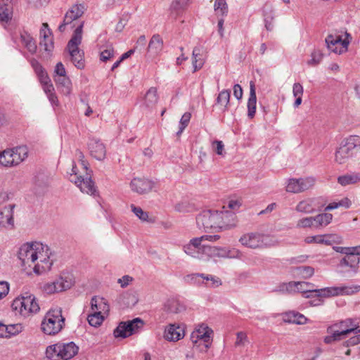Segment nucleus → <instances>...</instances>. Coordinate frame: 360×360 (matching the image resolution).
Instances as JSON below:
<instances>
[{"mask_svg":"<svg viewBox=\"0 0 360 360\" xmlns=\"http://www.w3.org/2000/svg\"><path fill=\"white\" fill-rule=\"evenodd\" d=\"M352 37L345 30H336L325 39L328 49L338 55L346 53Z\"/></svg>","mask_w":360,"mask_h":360,"instance_id":"9","label":"nucleus"},{"mask_svg":"<svg viewBox=\"0 0 360 360\" xmlns=\"http://www.w3.org/2000/svg\"><path fill=\"white\" fill-rule=\"evenodd\" d=\"M51 255L50 248L38 241L22 244L18 252L22 266L25 269L32 270L36 274H41L51 269Z\"/></svg>","mask_w":360,"mask_h":360,"instance_id":"1","label":"nucleus"},{"mask_svg":"<svg viewBox=\"0 0 360 360\" xmlns=\"http://www.w3.org/2000/svg\"><path fill=\"white\" fill-rule=\"evenodd\" d=\"M83 22H82L74 31V33L68 41L65 49L70 60L78 69H83L85 66L84 58V51L79 49V46L82 39Z\"/></svg>","mask_w":360,"mask_h":360,"instance_id":"5","label":"nucleus"},{"mask_svg":"<svg viewBox=\"0 0 360 360\" xmlns=\"http://www.w3.org/2000/svg\"><path fill=\"white\" fill-rule=\"evenodd\" d=\"M293 274L297 277L307 279L314 275V269L309 266H302L295 268L293 271Z\"/></svg>","mask_w":360,"mask_h":360,"instance_id":"42","label":"nucleus"},{"mask_svg":"<svg viewBox=\"0 0 360 360\" xmlns=\"http://www.w3.org/2000/svg\"><path fill=\"white\" fill-rule=\"evenodd\" d=\"M262 13L265 21V27L268 30L273 29L272 20L273 16V6L271 4L266 3L262 8Z\"/></svg>","mask_w":360,"mask_h":360,"instance_id":"39","label":"nucleus"},{"mask_svg":"<svg viewBox=\"0 0 360 360\" xmlns=\"http://www.w3.org/2000/svg\"><path fill=\"white\" fill-rule=\"evenodd\" d=\"M248 341V337L246 333L243 332H238L237 333V338L236 341V345H244L245 343Z\"/></svg>","mask_w":360,"mask_h":360,"instance_id":"62","label":"nucleus"},{"mask_svg":"<svg viewBox=\"0 0 360 360\" xmlns=\"http://www.w3.org/2000/svg\"><path fill=\"white\" fill-rule=\"evenodd\" d=\"M314 219L315 229L326 226L331 222L333 214L330 213L319 214L314 217Z\"/></svg>","mask_w":360,"mask_h":360,"instance_id":"43","label":"nucleus"},{"mask_svg":"<svg viewBox=\"0 0 360 360\" xmlns=\"http://www.w3.org/2000/svg\"><path fill=\"white\" fill-rule=\"evenodd\" d=\"M65 318L60 307L50 309L44 316L41 323V331L49 336L58 334L65 327Z\"/></svg>","mask_w":360,"mask_h":360,"instance_id":"4","label":"nucleus"},{"mask_svg":"<svg viewBox=\"0 0 360 360\" xmlns=\"http://www.w3.org/2000/svg\"><path fill=\"white\" fill-rule=\"evenodd\" d=\"M304 93L303 86L300 83H295L292 87L294 97L302 96Z\"/></svg>","mask_w":360,"mask_h":360,"instance_id":"61","label":"nucleus"},{"mask_svg":"<svg viewBox=\"0 0 360 360\" xmlns=\"http://www.w3.org/2000/svg\"><path fill=\"white\" fill-rule=\"evenodd\" d=\"M163 41L160 35L155 34L152 37L148 47V52L154 56L158 55L162 50Z\"/></svg>","mask_w":360,"mask_h":360,"instance_id":"34","label":"nucleus"},{"mask_svg":"<svg viewBox=\"0 0 360 360\" xmlns=\"http://www.w3.org/2000/svg\"><path fill=\"white\" fill-rule=\"evenodd\" d=\"M230 101V91L222 90L218 94L216 104L222 108L223 111L228 110Z\"/></svg>","mask_w":360,"mask_h":360,"instance_id":"41","label":"nucleus"},{"mask_svg":"<svg viewBox=\"0 0 360 360\" xmlns=\"http://www.w3.org/2000/svg\"><path fill=\"white\" fill-rule=\"evenodd\" d=\"M84 6L82 4L73 5L66 13L63 22L59 26V30L63 32L65 26L80 18L84 13Z\"/></svg>","mask_w":360,"mask_h":360,"instance_id":"17","label":"nucleus"},{"mask_svg":"<svg viewBox=\"0 0 360 360\" xmlns=\"http://www.w3.org/2000/svg\"><path fill=\"white\" fill-rule=\"evenodd\" d=\"M214 8L217 14L221 17L226 16L228 13V5L225 0H215Z\"/></svg>","mask_w":360,"mask_h":360,"instance_id":"49","label":"nucleus"},{"mask_svg":"<svg viewBox=\"0 0 360 360\" xmlns=\"http://www.w3.org/2000/svg\"><path fill=\"white\" fill-rule=\"evenodd\" d=\"M191 114L190 112H185L182 115V117L180 120L179 130L177 132V135H180L183 132V131L185 129V128L188 126V124L191 120Z\"/></svg>","mask_w":360,"mask_h":360,"instance_id":"56","label":"nucleus"},{"mask_svg":"<svg viewBox=\"0 0 360 360\" xmlns=\"http://www.w3.org/2000/svg\"><path fill=\"white\" fill-rule=\"evenodd\" d=\"M320 198H307L300 201L296 206V211L305 214H309L314 212L317 208H319Z\"/></svg>","mask_w":360,"mask_h":360,"instance_id":"21","label":"nucleus"},{"mask_svg":"<svg viewBox=\"0 0 360 360\" xmlns=\"http://www.w3.org/2000/svg\"><path fill=\"white\" fill-rule=\"evenodd\" d=\"M357 255H347L341 261V266H349L353 271L356 272L360 259Z\"/></svg>","mask_w":360,"mask_h":360,"instance_id":"38","label":"nucleus"},{"mask_svg":"<svg viewBox=\"0 0 360 360\" xmlns=\"http://www.w3.org/2000/svg\"><path fill=\"white\" fill-rule=\"evenodd\" d=\"M40 38L39 46L49 53H51L53 50L54 44L52 33L47 23L42 24Z\"/></svg>","mask_w":360,"mask_h":360,"instance_id":"18","label":"nucleus"},{"mask_svg":"<svg viewBox=\"0 0 360 360\" xmlns=\"http://www.w3.org/2000/svg\"><path fill=\"white\" fill-rule=\"evenodd\" d=\"M158 101V91L156 88H150L145 94L143 105L146 108H153Z\"/></svg>","mask_w":360,"mask_h":360,"instance_id":"37","label":"nucleus"},{"mask_svg":"<svg viewBox=\"0 0 360 360\" xmlns=\"http://www.w3.org/2000/svg\"><path fill=\"white\" fill-rule=\"evenodd\" d=\"M105 316L98 314V313H94L93 311H91V313L88 316V322L89 323L94 326V327H98L101 325L103 321H104Z\"/></svg>","mask_w":360,"mask_h":360,"instance_id":"53","label":"nucleus"},{"mask_svg":"<svg viewBox=\"0 0 360 360\" xmlns=\"http://www.w3.org/2000/svg\"><path fill=\"white\" fill-rule=\"evenodd\" d=\"M0 165L6 167H14L11 148L0 152Z\"/></svg>","mask_w":360,"mask_h":360,"instance_id":"46","label":"nucleus"},{"mask_svg":"<svg viewBox=\"0 0 360 360\" xmlns=\"http://www.w3.org/2000/svg\"><path fill=\"white\" fill-rule=\"evenodd\" d=\"M206 256L207 257H226L228 255V250L222 248H217L215 246H210L207 245Z\"/></svg>","mask_w":360,"mask_h":360,"instance_id":"45","label":"nucleus"},{"mask_svg":"<svg viewBox=\"0 0 360 360\" xmlns=\"http://www.w3.org/2000/svg\"><path fill=\"white\" fill-rule=\"evenodd\" d=\"M304 241L307 244L316 243L322 244L321 235L310 236L305 238Z\"/></svg>","mask_w":360,"mask_h":360,"instance_id":"60","label":"nucleus"},{"mask_svg":"<svg viewBox=\"0 0 360 360\" xmlns=\"http://www.w3.org/2000/svg\"><path fill=\"white\" fill-rule=\"evenodd\" d=\"M213 330L207 324L197 325L191 334V341L193 349L206 352L213 340Z\"/></svg>","mask_w":360,"mask_h":360,"instance_id":"6","label":"nucleus"},{"mask_svg":"<svg viewBox=\"0 0 360 360\" xmlns=\"http://www.w3.org/2000/svg\"><path fill=\"white\" fill-rule=\"evenodd\" d=\"M12 309L24 317L37 313L39 305L34 295L25 292L16 297L12 302Z\"/></svg>","mask_w":360,"mask_h":360,"instance_id":"12","label":"nucleus"},{"mask_svg":"<svg viewBox=\"0 0 360 360\" xmlns=\"http://www.w3.org/2000/svg\"><path fill=\"white\" fill-rule=\"evenodd\" d=\"M166 310L170 313H178L180 311V306L175 300H169L165 304Z\"/></svg>","mask_w":360,"mask_h":360,"instance_id":"58","label":"nucleus"},{"mask_svg":"<svg viewBox=\"0 0 360 360\" xmlns=\"http://www.w3.org/2000/svg\"><path fill=\"white\" fill-rule=\"evenodd\" d=\"M359 181H360V174L358 173H347L338 177V183L342 186L354 185Z\"/></svg>","mask_w":360,"mask_h":360,"instance_id":"35","label":"nucleus"},{"mask_svg":"<svg viewBox=\"0 0 360 360\" xmlns=\"http://www.w3.org/2000/svg\"><path fill=\"white\" fill-rule=\"evenodd\" d=\"M131 212L138 217L141 221H150L148 212L144 211L141 207L136 206L134 204L130 205Z\"/></svg>","mask_w":360,"mask_h":360,"instance_id":"47","label":"nucleus"},{"mask_svg":"<svg viewBox=\"0 0 360 360\" xmlns=\"http://www.w3.org/2000/svg\"><path fill=\"white\" fill-rule=\"evenodd\" d=\"M18 0H0V21L8 22L12 18L13 5Z\"/></svg>","mask_w":360,"mask_h":360,"instance_id":"24","label":"nucleus"},{"mask_svg":"<svg viewBox=\"0 0 360 360\" xmlns=\"http://www.w3.org/2000/svg\"><path fill=\"white\" fill-rule=\"evenodd\" d=\"M185 335L184 328L179 324H169L165 330L164 337L168 341L176 342Z\"/></svg>","mask_w":360,"mask_h":360,"instance_id":"22","label":"nucleus"},{"mask_svg":"<svg viewBox=\"0 0 360 360\" xmlns=\"http://www.w3.org/2000/svg\"><path fill=\"white\" fill-rule=\"evenodd\" d=\"M14 205H9L0 208V227L4 229H13Z\"/></svg>","mask_w":360,"mask_h":360,"instance_id":"20","label":"nucleus"},{"mask_svg":"<svg viewBox=\"0 0 360 360\" xmlns=\"http://www.w3.org/2000/svg\"><path fill=\"white\" fill-rule=\"evenodd\" d=\"M76 155L78 162L72 165L70 180L74 182L82 192L94 195L96 193V188L91 179V174L88 172V165L84 160V155L81 151H77Z\"/></svg>","mask_w":360,"mask_h":360,"instance_id":"3","label":"nucleus"},{"mask_svg":"<svg viewBox=\"0 0 360 360\" xmlns=\"http://www.w3.org/2000/svg\"><path fill=\"white\" fill-rule=\"evenodd\" d=\"M22 329L20 324L5 325L0 323V338H10L18 334Z\"/></svg>","mask_w":360,"mask_h":360,"instance_id":"33","label":"nucleus"},{"mask_svg":"<svg viewBox=\"0 0 360 360\" xmlns=\"http://www.w3.org/2000/svg\"><path fill=\"white\" fill-rule=\"evenodd\" d=\"M68 77L67 72L64 65L61 62H58L54 68L53 75V80L61 77Z\"/></svg>","mask_w":360,"mask_h":360,"instance_id":"55","label":"nucleus"},{"mask_svg":"<svg viewBox=\"0 0 360 360\" xmlns=\"http://www.w3.org/2000/svg\"><path fill=\"white\" fill-rule=\"evenodd\" d=\"M315 183L316 179L312 176L290 179L287 181L286 191L293 193H302L313 188Z\"/></svg>","mask_w":360,"mask_h":360,"instance_id":"16","label":"nucleus"},{"mask_svg":"<svg viewBox=\"0 0 360 360\" xmlns=\"http://www.w3.org/2000/svg\"><path fill=\"white\" fill-rule=\"evenodd\" d=\"M239 242L243 246L251 249H264L278 244V240L274 236L259 232L245 233L240 238Z\"/></svg>","mask_w":360,"mask_h":360,"instance_id":"8","label":"nucleus"},{"mask_svg":"<svg viewBox=\"0 0 360 360\" xmlns=\"http://www.w3.org/2000/svg\"><path fill=\"white\" fill-rule=\"evenodd\" d=\"M323 240L322 244L331 245L333 244H340L342 243V238L338 234H324L321 235Z\"/></svg>","mask_w":360,"mask_h":360,"instance_id":"48","label":"nucleus"},{"mask_svg":"<svg viewBox=\"0 0 360 360\" xmlns=\"http://www.w3.org/2000/svg\"><path fill=\"white\" fill-rule=\"evenodd\" d=\"M354 155V153L343 143L335 153V161L339 165H343L348 162Z\"/></svg>","mask_w":360,"mask_h":360,"instance_id":"26","label":"nucleus"},{"mask_svg":"<svg viewBox=\"0 0 360 360\" xmlns=\"http://www.w3.org/2000/svg\"><path fill=\"white\" fill-rule=\"evenodd\" d=\"M91 311L105 316L109 311V305L104 298L95 296L91 300Z\"/></svg>","mask_w":360,"mask_h":360,"instance_id":"25","label":"nucleus"},{"mask_svg":"<svg viewBox=\"0 0 360 360\" xmlns=\"http://www.w3.org/2000/svg\"><path fill=\"white\" fill-rule=\"evenodd\" d=\"M58 89L65 96H69L72 91V84L69 77H64L54 80Z\"/></svg>","mask_w":360,"mask_h":360,"instance_id":"32","label":"nucleus"},{"mask_svg":"<svg viewBox=\"0 0 360 360\" xmlns=\"http://www.w3.org/2000/svg\"><path fill=\"white\" fill-rule=\"evenodd\" d=\"M333 249L338 252L345 255H354V247L343 248V247H333Z\"/></svg>","mask_w":360,"mask_h":360,"instance_id":"63","label":"nucleus"},{"mask_svg":"<svg viewBox=\"0 0 360 360\" xmlns=\"http://www.w3.org/2000/svg\"><path fill=\"white\" fill-rule=\"evenodd\" d=\"M21 41L29 52L34 53L37 51V44L32 37L27 32L21 34Z\"/></svg>","mask_w":360,"mask_h":360,"instance_id":"40","label":"nucleus"},{"mask_svg":"<svg viewBox=\"0 0 360 360\" xmlns=\"http://www.w3.org/2000/svg\"><path fill=\"white\" fill-rule=\"evenodd\" d=\"M220 231L229 229L235 226V215L229 211H220Z\"/></svg>","mask_w":360,"mask_h":360,"instance_id":"30","label":"nucleus"},{"mask_svg":"<svg viewBox=\"0 0 360 360\" xmlns=\"http://www.w3.org/2000/svg\"><path fill=\"white\" fill-rule=\"evenodd\" d=\"M78 349V347L72 342H58L47 347L46 356L50 360H68L77 354Z\"/></svg>","mask_w":360,"mask_h":360,"instance_id":"11","label":"nucleus"},{"mask_svg":"<svg viewBox=\"0 0 360 360\" xmlns=\"http://www.w3.org/2000/svg\"><path fill=\"white\" fill-rule=\"evenodd\" d=\"M75 283V276L69 272H63L53 281L44 283L42 291L47 295H53L70 289Z\"/></svg>","mask_w":360,"mask_h":360,"instance_id":"13","label":"nucleus"},{"mask_svg":"<svg viewBox=\"0 0 360 360\" xmlns=\"http://www.w3.org/2000/svg\"><path fill=\"white\" fill-rule=\"evenodd\" d=\"M89 149L91 155L96 159L101 160L105 158L106 154L105 147L99 140L91 139L89 143Z\"/></svg>","mask_w":360,"mask_h":360,"instance_id":"23","label":"nucleus"},{"mask_svg":"<svg viewBox=\"0 0 360 360\" xmlns=\"http://www.w3.org/2000/svg\"><path fill=\"white\" fill-rule=\"evenodd\" d=\"M154 186V183L144 178H134L130 183V188L134 191L139 194H145L152 191Z\"/></svg>","mask_w":360,"mask_h":360,"instance_id":"19","label":"nucleus"},{"mask_svg":"<svg viewBox=\"0 0 360 360\" xmlns=\"http://www.w3.org/2000/svg\"><path fill=\"white\" fill-rule=\"evenodd\" d=\"M115 51L112 45H108L101 51L100 60L103 62H107L114 58Z\"/></svg>","mask_w":360,"mask_h":360,"instance_id":"52","label":"nucleus"},{"mask_svg":"<svg viewBox=\"0 0 360 360\" xmlns=\"http://www.w3.org/2000/svg\"><path fill=\"white\" fill-rule=\"evenodd\" d=\"M358 326L352 319H346L329 326L327 329L328 335L324 338V342L332 344L346 338L351 333H356Z\"/></svg>","mask_w":360,"mask_h":360,"instance_id":"7","label":"nucleus"},{"mask_svg":"<svg viewBox=\"0 0 360 360\" xmlns=\"http://www.w3.org/2000/svg\"><path fill=\"white\" fill-rule=\"evenodd\" d=\"M352 205V201L349 198L345 197L338 201L330 202L325 208V211H329L339 207L347 209Z\"/></svg>","mask_w":360,"mask_h":360,"instance_id":"44","label":"nucleus"},{"mask_svg":"<svg viewBox=\"0 0 360 360\" xmlns=\"http://www.w3.org/2000/svg\"><path fill=\"white\" fill-rule=\"evenodd\" d=\"M12 153V162L14 167L22 162L28 156L29 150L26 146H20L11 148Z\"/></svg>","mask_w":360,"mask_h":360,"instance_id":"27","label":"nucleus"},{"mask_svg":"<svg viewBox=\"0 0 360 360\" xmlns=\"http://www.w3.org/2000/svg\"><path fill=\"white\" fill-rule=\"evenodd\" d=\"M283 319L285 322L296 323V324H305L308 319L303 314L295 311H290L283 314Z\"/></svg>","mask_w":360,"mask_h":360,"instance_id":"31","label":"nucleus"},{"mask_svg":"<svg viewBox=\"0 0 360 360\" xmlns=\"http://www.w3.org/2000/svg\"><path fill=\"white\" fill-rule=\"evenodd\" d=\"M143 326V321L139 318H136L127 322H121L114 330L115 338H127L139 331Z\"/></svg>","mask_w":360,"mask_h":360,"instance_id":"15","label":"nucleus"},{"mask_svg":"<svg viewBox=\"0 0 360 360\" xmlns=\"http://www.w3.org/2000/svg\"><path fill=\"white\" fill-rule=\"evenodd\" d=\"M297 227L299 229L315 228L314 217H307L297 221Z\"/></svg>","mask_w":360,"mask_h":360,"instance_id":"54","label":"nucleus"},{"mask_svg":"<svg viewBox=\"0 0 360 360\" xmlns=\"http://www.w3.org/2000/svg\"><path fill=\"white\" fill-rule=\"evenodd\" d=\"M212 150L219 155L224 156L225 151H224V145L221 141H214L212 143Z\"/></svg>","mask_w":360,"mask_h":360,"instance_id":"57","label":"nucleus"},{"mask_svg":"<svg viewBox=\"0 0 360 360\" xmlns=\"http://www.w3.org/2000/svg\"><path fill=\"white\" fill-rule=\"evenodd\" d=\"M257 96L255 85L253 82L250 84V96L248 101V116L252 119L256 112Z\"/></svg>","mask_w":360,"mask_h":360,"instance_id":"29","label":"nucleus"},{"mask_svg":"<svg viewBox=\"0 0 360 360\" xmlns=\"http://www.w3.org/2000/svg\"><path fill=\"white\" fill-rule=\"evenodd\" d=\"M342 143L354 153L356 148H360V136L356 135L349 136Z\"/></svg>","mask_w":360,"mask_h":360,"instance_id":"51","label":"nucleus"},{"mask_svg":"<svg viewBox=\"0 0 360 360\" xmlns=\"http://www.w3.org/2000/svg\"><path fill=\"white\" fill-rule=\"evenodd\" d=\"M192 63L193 72L200 70L205 63L204 50L201 46H195L193 50Z\"/></svg>","mask_w":360,"mask_h":360,"instance_id":"28","label":"nucleus"},{"mask_svg":"<svg viewBox=\"0 0 360 360\" xmlns=\"http://www.w3.org/2000/svg\"><path fill=\"white\" fill-rule=\"evenodd\" d=\"M220 219L219 211L204 210L197 216L196 223L199 229H202L205 231H220Z\"/></svg>","mask_w":360,"mask_h":360,"instance_id":"14","label":"nucleus"},{"mask_svg":"<svg viewBox=\"0 0 360 360\" xmlns=\"http://www.w3.org/2000/svg\"><path fill=\"white\" fill-rule=\"evenodd\" d=\"M9 292V284L6 281H0V300L5 297Z\"/></svg>","mask_w":360,"mask_h":360,"instance_id":"59","label":"nucleus"},{"mask_svg":"<svg viewBox=\"0 0 360 360\" xmlns=\"http://www.w3.org/2000/svg\"><path fill=\"white\" fill-rule=\"evenodd\" d=\"M133 278L129 276H124L121 278L118 279V283L120 284L122 288L127 287Z\"/></svg>","mask_w":360,"mask_h":360,"instance_id":"64","label":"nucleus"},{"mask_svg":"<svg viewBox=\"0 0 360 360\" xmlns=\"http://www.w3.org/2000/svg\"><path fill=\"white\" fill-rule=\"evenodd\" d=\"M309 282L291 281L279 285L278 291L281 292H302L307 298L311 297L309 293L316 292L319 297H330L338 295H352L360 291V285H352L349 286L329 287L321 289L306 288L305 286H312Z\"/></svg>","mask_w":360,"mask_h":360,"instance_id":"2","label":"nucleus"},{"mask_svg":"<svg viewBox=\"0 0 360 360\" xmlns=\"http://www.w3.org/2000/svg\"><path fill=\"white\" fill-rule=\"evenodd\" d=\"M220 238L219 235H203L200 237L193 238L189 243L184 246V251L192 257L202 259L206 255V241L216 242Z\"/></svg>","mask_w":360,"mask_h":360,"instance_id":"10","label":"nucleus"},{"mask_svg":"<svg viewBox=\"0 0 360 360\" xmlns=\"http://www.w3.org/2000/svg\"><path fill=\"white\" fill-rule=\"evenodd\" d=\"M323 54L319 49L314 50L311 53V58L307 60V63L309 66L314 67L318 65L323 59Z\"/></svg>","mask_w":360,"mask_h":360,"instance_id":"50","label":"nucleus"},{"mask_svg":"<svg viewBox=\"0 0 360 360\" xmlns=\"http://www.w3.org/2000/svg\"><path fill=\"white\" fill-rule=\"evenodd\" d=\"M202 278L203 279L202 283L209 288H217L221 285V281L219 278L212 275H204L195 274L192 275V278Z\"/></svg>","mask_w":360,"mask_h":360,"instance_id":"36","label":"nucleus"}]
</instances>
